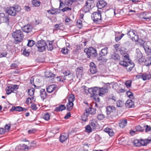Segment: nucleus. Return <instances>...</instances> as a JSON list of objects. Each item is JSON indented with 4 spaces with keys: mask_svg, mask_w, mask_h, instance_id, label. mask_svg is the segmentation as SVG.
<instances>
[{
    "mask_svg": "<svg viewBox=\"0 0 151 151\" xmlns=\"http://www.w3.org/2000/svg\"><path fill=\"white\" fill-rule=\"evenodd\" d=\"M72 9L71 8L69 7H65L63 9L61 10L62 12H65L67 11H70Z\"/></svg>",
    "mask_w": 151,
    "mask_h": 151,
    "instance_id": "nucleus-54",
    "label": "nucleus"
},
{
    "mask_svg": "<svg viewBox=\"0 0 151 151\" xmlns=\"http://www.w3.org/2000/svg\"><path fill=\"white\" fill-rule=\"evenodd\" d=\"M12 36L15 41L18 42H21L24 37L23 32L20 30H16L13 33Z\"/></svg>",
    "mask_w": 151,
    "mask_h": 151,
    "instance_id": "nucleus-1",
    "label": "nucleus"
},
{
    "mask_svg": "<svg viewBox=\"0 0 151 151\" xmlns=\"http://www.w3.org/2000/svg\"><path fill=\"white\" fill-rule=\"evenodd\" d=\"M64 2V6H71L72 4L74 2L77 1V0H65Z\"/></svg>",
    "mask_w": 151,
    "mask_h": 151,
    "instance_id": "nucleus-26",
    "label": "nucleus"
},
{
    "mask_svg": "<svg viewBox=\"0 0 151 151\" xmlns=\"http://www.w3.org/2000/svg\"><path fill=\"white\" fill-rule=\"evenodd\" d=\"M144 64L147 66H148L151 64V57L147 58L146 59Z\"/></svg>",
    "mask_w": 151,
    "mask_h": 151,
    "instance_id": "nucleus-35",
    "label": "nucleus"
},
{
    "mask_svg": "<svg viewBox=\"0 0 151 151\" xmlns=\"http://www.w3.org/2000/svg\"><path fill=\"white\" fill-rule=\"evenodd\" d=\"M151 141V139H144L140 140L141 146H146Z\"/></svg>",
    "mask_w": 151,
    "mask_h": 151,
    "instance_id": "nucleus-29",
    "label": "nucleus"
},
{
    "mask_svg": "<svg viewBox=\"0 0 151 151\" xmlns=\"http://www.w3.org/2000/svg\"><path fill=\"white\" fill-rule=\"evenodd\" d=\"M116 106L118 107H121L123 106L124 104L123 102L121 100L118 101L116 102Z\"/></svg>",
    "mask_w": 151,
    "mask_h": 151,
    "instance_id": "nucleus-46",
    "label": "nucleus"
},
{
    "mask_svg": "<svg viewBox=\"0 0 151 151\" xmlns=\"http://www.w3.org/2000/svg\"><path fill=\"white\" fill-rule=\"evenodd\" d=\"M129 62V61H127V60H123L120 61L119 64L124 67L125 68Z\"/></svg>",
    "mask_w": 151,
    "mask_h": 151,
    "instance_id": "nucleus-39",
    "label": "nucleus"
},
{
    "mask_svg": "<svg viewBox=\"0 0 151 151\" xmlns=\"http://www.w3.org/2000/svg\"><path fill=\"white\" fill-rule=\"evenodd\" d=\"M93 6V1L91 0H88L86 1V5L84 7L83 10L85 12H87L89 11Z\"/></svg>",
    "mask_w": 151,
    "mask_h": 151,
    "instance_id": "nucleus-8",
    "label": "nucleus"
},
{
    "mask_svg": "<svg viewBox=\"0 0 151 151\" xmlns=\"http://www.w3.org/2000/svg\"><path fill=\"white\" fill-rule=\"evenodd\" d=\"M21 10V8L18 5H16L14 6L10 7L8 8L7 13L9 15L13 16H15L17 13Z\"/></svg>",
    "mask_w": 151,
    "mask_h": 151,
    "instance_id": "nucleus-2",
    "label": "nucleus"
},
{
    "mask_svg": "<svg viewBox=\"0 0 151 151\" xmlns=\"http://www.w3.org/2000/svg\"><path fill=\"white\" fill-rule=\"evenodd\" d=\"M127 95L131 99H133V93L130 91H128L127 93Z\"/></svg>",
    "mask_w": 151,
    "mask_h": 151,
    "instance_id": "nucleus-48",
    "label": "nucleus"
},
{
    "mask_svg": "<svg viewBox=\"0 0 151 151\" xmlns=\"http://www.w3.org/2000/svg\"><path fill=\"white\" fill-rule=\"evenodd\" d=\"M38 51L41 52L44 51L45 49L46 44L44 40L38 41L36 45Z\"/></svg>",
    "mask_w": 151,
    "mask_h": 151,
    "instance_id": "nucleus-7",
    "label": "nucleus"
},
{
    "mask_svg": "<svg viewBox=\"0 0 151 151\" xmlns=\"http://www.w3.org/2000/svg\"><path fill=\"white\" fill-rule=\"evenodd\" d=\"M93 129L92 127L90 126L89 125H87L85 127V130L86 132L90 133L92 131Z\"/></svg>",
    "mask_w": 151,
    "mask_h": 151,
    "instance_id": "nucleus-41",
    "label": "nucleus"
},
{
    "mask_svg": "<svg viewBox=\"0 0 151 151\" xmlns=\"http://www.w3.org/2000/svg\"><path fill=\"white\" fill-rule=\"evenodd\" d=\"M93 21L99 23L101 22V15L100 12H93L91 16Z\"/></svg>",
    "mask_w": 151,
    "mask_h": 151,
    "instance_id": "nucleus-6",
    "label": "nucleus"
},
{
    "mask_svg": "<svg viewBox=\"0 0 151 151\" xmlns=\"http://www.w3.org/2000/svg\"><path fill=\"white\" fill-rule=\"evenodd\" d=\"M125 106L128 108L132 107L134 106V103L131 100H127L125 103Z\"/></svg>",
    "mask_w": 151,
    "mask_h": 151,
    "instance_id": "nucleus-22",
    "label": "nucleus"
},
{
    "mask_svg": "<svg viewBox=\"0 0 151 151\" xmlns=\"http://www.w3.org/2000/svg\"><path fill=\"white\" fill-rule=\"evenodd\" d=\"M96 110L93 108L89 107L86 109V112L88 114H94L95 113Z\"/></svg>",
    "mask_w": 151,
    "mask_h": 151,
    "instance_id": "nucleus-23",
    "label": "nucleus"
},
{
    "mask_svg": "<svg viewBox=\"0 0 151 151\" xmlns=\"http://www.w3.org/2000/svg\"><path fill=\"white\" fill-rule=\"evenodd\" d=\"M40 96L42 99L43 100L46 96V93L44 89H41L40 90Z\"/></svg>",
    "mask_w": 151,
    "mask_h": 151,
    "instance_id": "nucleus-31",
    "label": "nucleus"
},
{
    "mask_svg": "<svg viewBox=\"0 0 151 151\" xmlns=\"http://www.w3.org/2000/svg\"><path fill=\"white\" fill-rule=\"evenodd\" d=\"M3 22L8 23L9 22V19L7 16H5L1 20Z\"/></svg>",
    "mask_w": 151,
    "mask_h": 151,
    "instance_id": "nucleus-57",
    "label": "nucleus"
},
{
    "mask_svg": "<svg viewBox=\"0 0 151 151\" xmlns=\"http://www.w3.org/2000/svg\"><path fill=\"white\" fill-rule=\"evenodd\" d=\"M40 2L38 0H32V4L34 6H38L40 5Z\"/></svg>",
    "mask_w": 151,
    "mask_h": 151,
    "instance_id": "nucleus-40",
    "label": "nucleus"
},
{
    "mask_svg": "<svg viewBox=\"0 0 151 151\" xmlns=\"http://www.w3.org/2000/svg\"><path fill=\"white\" fill-rule=\"evenodd\" d=\"M123 56L124 57V60H127V61H131V60L129 59V56L128 54H125Z\"/></svg>",
    "mask_w": 151,
    "mask_h": 151,
    "instance_id": "nucleus-47",
    "label": "nucleus"
},
{
    "mask_svg": "<svg viewBox=\"0 0 151 151\" xmlns=\"http://www.w3.org/2000/svg\"><path fill=\"white\" fill-rule=\"evenodd\" d=\"M70 74V72L68 70H67L63 73V74L65 76H66L69 75Z\"/></svg>",
    "mask_w": 151,
    "mask_h": 151,
    "instance_id": "nucleus-63",
    "label": "nucleus"
},
{
    "mask_svg": "<svg viewBox=\"0 0 151 151\" xmlns=\"http://www.w3.org/2000/svg\"><path fill=\"white\" fill-rule=\"evenodd\" d=\"M88 91L90 94H93L94 99L97 102L100 101V99L97 93H98L99 92V89H98L97 87L89 88Z\"/></svg>",
    "mask_w": 151,
    "mask_h": 151,
    "instance_id": "nucleus-3",
    "label": "nucleus"
},
{
    "mask_svg": "<svg viewBox=\"0 0 151 151\" xmlns=\"http://www.w3.org/2000/svg\"><path fill=\"white\" fill-rule=\"evenodd\" d=\"M56 88V86L54 85H51L49 86L47 88V91L49 93H51Z\"/></svg>",
    "mask_w": 151,
    "mask_h": 151,
    "instance_id": "nucleus-28",
    "label": "nucleus"
},
{
    "mask_svg": "<svg viewBox=\"0 0 151 151\" xmlns=\"http://www.w3.org/2000/svg\"><path fill=\"white\" fill-rule=\"evenodd\" d=\"M68 49L67 47L63 48L61 50V52L64 54H66L68 53Z\"/></svg>",
    "mask_w": 151,
    "mask_h": 151,
    "instance_id": "nucleus-53",
    "label": "nucleus"
},
{
    "mask_svg": "<svg viewBox=\"0 0 151 151\" xmlns=\"http://www.w3.org/2000/svg\"><path fill=\"white\" fill-rule=\"evenodd\" d=\"M124 35V34H122L119 37L115 36V40L116 41H117L120 40L121 38Z\"/></svg>",
    "mask_w": 151,
    "mask_h": 151,
    "instance_id": "nucleus-58",
    "label": "nucleus"
},
{
    "mask_svg": "<svg viewBox=\"0 0 151 151\" xmlns=\"http://www.w3.org/2000/svg\"><path fill=\"white\" fill-rule=\"evenodd\" d=\"M90 124L93 130L96 129L99 126L97 120L95 119H93L91 120Z\"/></svg>",
    "mask_w": 151,
    "mask_h": 151,
    "instance_id": "nucleus-11",
    "label": "nucleus"
},
{
    "mask_svg": "<svg viewBox=\"0 0 151 151\" xmlns=\"http://www.w3.org/2000/svg\"><path fill=\"white\" fill-rule=\"evenodd\" d=\"M127 124V120L123 119L121 120L119 123V126L121 128H124Z\"/></svg>",
    "mask_w": 151,
    "mask_h": 151,
    "instance_id": "nucleus-24",
    "label": "nucleus"
},
{
    "mask_svg": "<svg viewBox=\"0 0 151 151\" xmlns=\"http://www.w3.org/2000/svg\"><path fill=\"white\" fill-rule=\"evenodd\" d=\"M48 13L52 14H57L59 13L58 10L57 9L52 8L50 10H47Z\"/></svg>",
    "mask_w": 151,
    "mask_h": 151,
    "instance_id": "nucleus-20",
    "label": "nucleus"
},
{
    "mask_svg": "<svg viewBox=\"0 0 151 151\" xmlns=\"http://www.w3.org/2000/svg\"><path fill=\"white\" fill-rule=\"evenodd\" d=\"M108 88L102 87L99 88V95L100 96H103L104 95L108 92Z\"/></svg>",
    "mask_w": 151,
    "mask_h": 151,
    "instance_id": "nucleus-10",
    "label": "nucleus"
},
{
    "mask_svg": "<svg viewBox=\"0 0 151 151\" xmlns=\"http://www.w3.org/2000/svg\"><path fill=\"white\" fill-rule=\"evenodd\" d=\"M139 78H141L144 81L149 80L151 78V74L150 73H145L141 76Z\"/></svg>",
    "mask_w": 151,
    "mask_h": 151,
    "instance_id": "nucleus-12",
    "label": "nucleus"
},
{
    "mask_svg": "<svg viewBox=\"0 0 151 151\" xmlns=\"http://www.w3.org/2000/svg\"><path fill=\"white\" fill-rule=\"evenodd\" d=\"M45 76L46 78H49L54 77L55 75L51 71H47L45 73Z\"/></svg>",
    "mask_w": 151,
    "mask_h": 151,
    "instance_id": "nucleus-33",
    "label": "nucleus"
},
{
    "mask_svg": "<svg viewBox=\"0 0 151 151\" xmlns=\"http://www.w3.org/2000/svg\"><path fill=\"white\" fill-rule=\"evenodd\" d=\"M32 29V27L29 25L25 26L22 28L23 31L26 33H29L31 32Z\"/></svg>",
    "mask_w": 151,
    "mask_h": 151,
    "instance_id": "nucleus-18",
    "label": "nucleus"
},
{
    "mask_svg": "<svg viewBox=\"0 0 151 151\" xmlns=\"http://www.w3.org/2000/svg\"><path fill=\"white\" fill-rule=\"evenodd\" d=\"M31 100H33L32 99V97H29L27 99L26 103L27 104H29V103H31Z\"/></svg>",
    "mask_w": 151,
    "mask_h": 151,
    "instance_id": "nucleus-60",
    "label": "nucleus"
},
{
    "mask_svg": "<svg viewBox=\"0 0 151 151\" xmlns=\"http://www.w3.org/2000/svg\"><path fill=\"white\" fill-rule=\"evenodd\" d=\"M68 138V134L67 133H63L60 136V142H63L65 141Z\"/></svg>",
    "mask_w": 151,
    "mask_h": 151,
    "instance_id": "nucleus-16",
    "label": "nucleus"
},
{
    "mask_svg": "<svg viewBox=\"0 0 151 151\" xmlns=\"http://www.w3.org/2000/svg\"><path fill=\"white\" fill-rule=\"evenodd\" d=\"M108 48L105 47L102 49L100 53H99V55L101 56H105L108 53Z\"/></svg>",
    "mask_w": 151,
    "mask_h": 151,
    "instance_id": "nucleus-30",
    "label": "nucleus"
},
{
    "mask_svg": "<svg viewBox=\"0 0 151 151\" xmlns=\"http://www.w3.org/2000/svg\"><path fill=\"white\" fill-rule=\"evenodd\" d=\"M50 115L48 113L45 114L43 116V118L46 121H48L50 119Z\"/></svg>",
    "mask_w": 151,
    "mask_h": 151,
    "instance_id": "nucleus-45",
    "label": "nucleus"
},
{
    "mask_svg": "<svg viewBox=\"0 0 151 151\" xmlns=\"http://www.w3.org/2000/svg\"><path fill=\"white\" fill-rule=\"evenodd\" d=\"M73 106V104L72 102H69L67 104V109L68 110L70 111L71 110Z\"/></svg>",
    "mask_w": 151,
    "mask_h": 151,
    "instance_id": "nucleus-36",
    "label": "nucleus"
},
{
    "mask_svg": "<svg viewBox=\"0 0 151 151\" xmlns=\"http://www.w3.org/2000/svg\"><path fill=\"white\" fill-rule=\"evenodd\" d=\"M52 42L51 41H49L48 44H46L47 49L51 51L53 49V47L52 45Z\"/></svg>",
    "mask_w": 151,
    "mask_h": 151,
    "instance_id": "nucleus-37",
    "label": "nucleus"
},
{
    "mask_svg": "<svg viewBox=\"0 0 151 151\" xmlns=\"http://www.w3.org/2000/svg\"><path fill=\"white\" fill-rule=\"evenodd\" d=\"M90 70L92 74H94L97 72L96 66L93 62H91L90 64Z\"/></svg>",
    "mask_w": 151,
    "mask_h": 151,
    "instance_id": "nucleus-14",
    "label": "nucleus"
},
{
    "mask_svg": "<svg viewBox=\"0 0 151 151\" xmlns=\"http://www.w3.org/2000/svg\"><path fill=\"white\" fill-rule=\"evenodd\" d=\"M143 47L145 52L147 54H149L151 52V47L146 45H143Z\"/></svg>",
    "mask_w": 151,
    "mask_h": 151,
    "instance_id": "nucleus-32",
    "label": "nucleus"
},
{
    "mask_svg": "<svg viewBox=\"0 0 151 151\" xmlns=\"http://www.w3.org/2000/svg\"><path fill=\"white\" fill-rule=\"evenodd\" d=\"M135 57L136 59L140 63H142L144 61V58L143 57L142 53L139 49H137L136 50Z\"/></svg>",
    "mask_w": 151,
    "mask_h": 151,
    "instance_id": "nucleus-9",
    "label": "nucleus"
},
{
    "mask_svg": "<svg viewBox=\"0 0 151 151\" xmlns=\"http://www.w3.org/2000/svg\"><path fill=\"white\" fill-rule=\"evenodd\" d=\"M136 131V132H142L143 131V129H142V127L140 126H138L135 128Z\"/></svg>",
    "mask_w": 151,
    "mask_h": 151,
    "instance_id": "nucleus-50",
    "label": "nucleus"
},
{
    "mask_svg": "<svg viewBox=\"0 0 151 151\" xmlns=\"http://www.w3.org/2000/svg\"><path fill=\"white\" fill-rule=\"evenodd\" d=\"M6 93L7 95H9L13 92L14 90L12 86H8L6 89Z\"/></svg>",
    "mask_w": 151,
    "mask_h": 151,
    "instance_id": "nucleus-34",
    "label": "nucleus"
},
{
    "mask_svg": "<svg viewBox=\"0 0 151 151\" xmlns=\"http://www.w3.org/2000/svg\"><path fill=\"white\" fill-rule=\"evenodd\" d=\"M12 109L13 110H15L19 112L21 111L25 112L27 110V109L25 108L22 107L20 106H18L16 107L15 106L13 107Z\"/></svg>",
    "mask_w": 151,
    "mask_h": 151,
    "instance_id": "nucleus-17",
    "label": "nucleus"
},
{
    "mask_svg": "<svg viewBox=\"0 0 151 151\" xmlns=\"http://www.w3.org/2000/svg\"><path fill=\"white\" fill-rule=\"evenodd\" d=\"M120 58L119 55L116 53H113L111 54L110 55V58L115 60H119Z\"/></svg>",
    "mask_w": 151,
    "mask_h": 151,
    "instance_id": "nucleus-19",
    "label": "nucleus"
},
{
    "mask_svg": "<svg viewBox=\"0 0 151 151\" xmlns=\"http://www.w3.org/2000/svg\"><path fill=\"white\" fill-rule=\"evenodd\" d=\"M88 114L86 112L84 113L81 116V120L84 121L86 122L87 120V116Z\"/></svg>",
    "mask_w": 151,
    "mask_h": 151,
    "instance_id": "nucleus-38",
    "label": "nucleus"
},
{
    "mask_svg": "<svg viewBox=\"0 0 151 151\" xmlns=\"http://www.w3.org/2000/svg\"><path fill=\"white\" fill-rule=\"evenodd\" d=\"M107 4V3L104 0L99 1L97 4V6L98 9H101L104 7Z\"/></svg>",
    "mask_w": 151,
    "mask_h": 151,
    "instance_id": "nucleus-15",
    "label": "nucleus"
},
{
    "mask_svg": "<svg viewBox=\"0 0 151 151\" xmlns=\"http://www.w3.org/2000/svg\"><path fill=\"white\" fill-rule=\"evenodd\" d=\"M31 107L32 109L36 110L37 109L36 106L35 104H32L31 105Z\"/></svg>",
    "mask_w": 151,
    "mask_h": 151,
    "instance_id": "nucleus-64",
    "label": "nucleus"
},
{
    "mask_svg": "<svg viewBox=\"0 0 151 151\" xmlns=\"http://www.w3.org/2000/svg\"><path fill=\"white\" fill-rule=\"evenodd\" d=\"M133 143L136 146L140 147L141 146L140 141H139L138 139L135 140L133 142Z\"/></svg>",
    "mask_w": 151,
    "mask_h": 151,
    "instance_id": "nucleus-43",
    "label": "nucleus"
},
{
    "mask_svg": "<svg viewBox=\"0 0 151 151\" xmlns=\"http://www.w3.org/2000/svg\"><path fill=\"white\" fill-rule=\"evenodd\" d=\"M23 54L24 55L26 56H28L29 55V52L25 49L23 51Z\"/></svg>",
    "mask_w": 151,
    "mask_h": 151,
    "instance_id": "nucleus-59",
    "label": "nucleus"
},
{
    "mask_svg": "<svg viewBox=\"0 0 151 151\" xmlns=\"http://www.w3.org/2000/svg\"><path fill=\"white\" fill-rule=\"evenodd\" d=\"M65 106L63 105H60L58 107L56 108V110L57 111H62L65 109Z\"/></svg>",
    "mask_w": 151,
    "mask_h": 151,
    "instance_id": "nucleus-44",
    "label": "nucleus"
},
{
    "mask_svg": "<svg viewBox=\"0 0 151 151\" xmlns=\"http://www.w3.org/2000/svg\"><path fill=\"white\" fill-rule=\"evenodd\" d=\"M144 127L145 129V132H149L151 130V127L148 125L144 126Z\"/></svg>",
    "mask_w": 151,
    "mask_h": 151,
    "instance_id": "nucleus-56",
    "label": "nucleus"
},
{
    "mask_svg": "<svg viewBox=\"0 0 151 151\" xmlns=\"http://www.w3.org/2000/svg\"><path fill=\"white\" fill-rule=\"evenodd\" d=\"M132 81L130 80H128L126 81L125 84L127 87H129L131 86Z\"/></svg>",
    "mask_w": 151,
    "mask_h": 151,
    "instance_id": "nucleus-55",
    "label": "nucleus"
},
{
    "mask_svg": "<svg viewBox=\"0 0 151 151\" xmlns=\"http://www.w3.org/2000/svg\"><path fill=\"white\" fill-rule=\"evenodd\" d=\"M36 143L35 142H33L30 144V145H29V148H31L33 147H35L36 145Z\"/></svg>",
    "mask_w": 151,
    "mask_h": 151,
    "instance_id": "nucleus-62",
    "label": "nucleus"
},
{
    "mask_svg": "<svg viewBox=\"0 0 151 151\" xmlns=\"http://www.w3.org/2000/svg\"><path fill=\"white\" fill-rule=\"evenodd\" d=\"M83 71V68L81 67L78 68L76 69V74L77 77L81 76Z\"/></svg>",
    "mask_w": 151,
    "mask_h": 151,
    "instance_id": "nucleus-27",
    "label": "nucleus"
},
{
    "mask_svg": "<svg viewBox=\"0 0 151 151\" xmlns=\"http://www.w3.org/2000/svg\"><path fill=\"white\" fill-rule=\"evenodd\" d=\"M135 31L134 30H131L127 33V35L130 38H131L133 41L135 42H139V43L141 42H140L141 40L139 39L138 36L136 35L135 34Z\"/></svg>",
    "mask_w": 151,
    "mask_h": 151,
    "instance_id": "nucleus-5",
    "label": "nucleus"
},
{
    "mask_svg": "<svg viewBox=\"0 0 151 151\" xmlns=\"http://www.w3.org/2000/svg\"><path fill=\"white\" fill-rule=\"evenodd\" d=\"M108 134L109 135L111 136H112L114 135V133L113 132L112 130L110 129H109V130Z\"/></svg>",
    "mask_w": 151,
    "mask_h": 151,
    "instance_id": "nucleus-61",
    "label": "nucleus"
},
{
    "mask_svg": "<svg viewBox=\"0 0 151 151\" xmlns=\"http://www.w3.org/2000/svg\"><path fill=\"white\" fill-rule=\"evenodd\" d=\"M134 66V63L132 62V61H129V63H128V64H127V66L125 68L128 71H130L132 70Z\"/></svg>",
    "mask_w": 151,
    "mask_h": 151,
    "instance_id": "nucleus-13",
    "label": "nucleus"
},
{
    "mask_svg": "<svg viewBox=\"0 0 151 151\" xmlns=\"http://www.w3.org/2000/svg\"><path fill=\"white\" fill-rule=\"evenodd\" d=\"M35 44V42L33 40H29L28 41L27 45L29 47H32Z\"/></svg>",
    "mask_w": 151,
    "mask_h": 151,
    "instance_id": "nucleus-49",
    "label": "nucleus"
},
{
    "mask_svg": "<svg viewBox=\"0 0 151 151\" xmlns=\"http://www.w3.org/2000/svg\"><path fill=\"white\" fill-rule=\"evenodd\" d=\"M75 99L74 95L71 94L69 96L68 98V101L69 102H73L74 101Z\"/></svg>",
    "mask_w": 151,
    "mask_h": 151,
    "instance_id": "nucleus-42",
    "label": "nucleus"
},
{
    "mask_svg": "<svg viewBox=\"0 0 151 151\" xmlns=\"http://www.w3.org/2000/svg\"><path fill=\"white\" fill-rule=\"evenodd\" d=\"M115 108L114 106H109L106 108V112L107 115L110 114L113 112L115 111Z\"/></svg>",
    "mask_w": 151,
    "mask_h": 151,
    "instance_id": "nucleus-25",
    "label": "nucleus"
},
{
    "mask_svg": "<svg viewBox=\"0 0 151 151\" xmlns=\"http://www.w3.org/2000/svg\"><path fill=\"white\" fill-rule=\"evenodd\" d=\"M35 92V89L34 88H32L30 89H29L28 90V95L32 97V99L33 101H35V99H34V93Z\"/></svg>",
    "mask_w": 151,
    "mask_h": 151,
    "instance_id": "nucleus-21",
    "label": "nucleus"
},
{
    "mask_svg": "<svg viewBox=\"0 0 151 151\" xmlns=\"http://www.w3.org/2000/svg\"><path fill=\"white\" fill-rule=\"evenodd\" d=\"M77 25L79 27V28L82 27V21L80 19H78L77 22Z\"/></svg>",
    "mask_w": 151,
    "mask_h": 151,
    "instance_id": "nucleus-52",
    "label": "nucleus"
},
{
    "mask_svg": "<svg viewBox=\"0 0 151 151\" xmlns=\"http://www.w3.org/2000/svg\"><path fill=\"white\" fill-rule=\"evenodd\" d=\"M104 117V115L101 114H99L97 116V119L99 120L103 119Z\"/></svg>",
    "mask_w": 151,
    "mask_h": 151,
    "instance_id": "nucleus-51",
    "label": "nucleus"
},
{
    "mask_svg": "<svg viewBox=\"0 0 151 151\" xmlns=\"http://www.w3.org/2000/svg\"><path fill=\"white\" fill-rule=\"evenodd\" d=\"M84 51L88 55V57H94L96 56L97 53L96 50L92 47L85 49Z\"/></svg>",
    "mask_w": 151,
    "mask_h": 151,
    "instance_id": "nucleus-4",
    "label": "nucleus"
}]
</instances>
